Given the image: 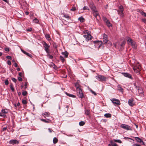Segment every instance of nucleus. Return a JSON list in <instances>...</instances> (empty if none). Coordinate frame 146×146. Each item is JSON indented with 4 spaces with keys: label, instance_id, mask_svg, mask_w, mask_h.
Here are the masks:
<instances>
[{
    "label": "nucleus",
    "instance_id": "f257e3e1",
    "mask_svg": "<svg viewBox=\"0 0 146 146\" xmlns=\"http://www.w3.org/2000/svg\"><path fill=\"white\" fill-rule=\"evenodd\" d=\"M77 91V95L78 97L81 98H84V96L80 88H78Z\"/></svg>",
    "mask_w": 146,
    "mask_h": 146
},
{
    "label": "nucleus",
    "instance_id": "f03ea898",
    "mask_svg": "<svg viewBox=\"0 0 146 146\" xmlns=\"http://www.w3.org/2000/svg\"><path fill=\"white\" fill-rule=\"evenodd\" d=\"M120 127L127 130H132V129L131 127L128 125L125 124H122L120 125Z\"/></svg>",
    "mask_w": 146,
    "mask_h": 146
},
{
    "label": "nucleus",
    "instance_id": "7ed1b4c3",
    "mask_svg": "<svg viewBox=\"0 0 146 146\" xmlns=\"http://www.w3.org/2000/svg\"><path fill=\"white\" fill-rule=\"evenodd\" d=\"M133 69L136 73H138L140 71L141 69V66L139 64H138L133 67Z\"/></svg>",
    "mask_w": 146,
    "mask_h": 146
},
{
    "label": "nucleus",
    "instance_id": "20e7f679",
    "mask_svg": "<svg viewBox=\"0 0 146 146\" xmlns=\"http://www.w3.org/2000/svg\"><path fill=\"white\" fill-rule=\"evenodd\" d=\"M127 42L129 43H130V44L133 47H135L136 46L135 42L131 39L129 38L127 40Z\"/></svg>",
    "mask_w": 146,
    "mask_h": 146
},
{
    "label": "nucleus",
    "instance_id": "39448f33",
    "mask_svg": "<svg viewBox=\"0 0 146 146\" xmlns=\"http://www.w3.org/2000/svg\"><path fill=\"white\" fill-rule=\"evenodd\" d=\"M83 36L85 38L86 41L90 40L92 37V36L89 34H87L86 35H83Z\"/></svg>",
    "mask_w": 146,
    "mask_h": 146
},
{
    "label": "nucleus",
    "instance_id": "423d86ee",
    "mask_svg": "<svg viewBox=\"0 0 146 146\" xmlns=\"http://www.w3.org/2000/svg\"><path fill=\"white\" fill-rule=\"evenodd\" d=\"M103 41L104 43L106 44L107 42H110V41L108 40V36L107 35L105 34H104L103 35Z\"/></svg>",
    "mask_w": 146,
    "mask_h": 146
},
{
    "label": "nucleus",
    "instance_id": "0eeeda50",
    "mask_svg": "<svg viewBox=\"0 0 146 146\" xmlns=\"http://www.w3.org/2000/svg\"><path fill=\"white\" fill-rule=\"evenodd\" d=\"M97 79L99 81H105L106 80V78L102 75H99L97 76Z\"/></svg>",
    "mask_w": 146,
    "mask_h": 146
},
{
    "label": "nucleus",
    "instance_id": "6e6552de",
    "mask_svg": "<svg viewBox=\"0 0 146 146\" xmlns=\"http://www.w3.org/2000/svg\"><path fill=\"white\" fill-rule=\"evenodd\" d=\"M42 44L45 48V50L46 52H47V50L49 49L50 46L48 45L45 42H42Z\"/></svg>",
    "mask_w": 146,
    "mask_h": 146
},
{
    "label": "nucleus",
    "instance_id": "1a4fd4ad",
    "mask_svg": "<svg viewBox=\"0 0 146 146\" xmlns=\"http://www.w3.org/2000/svg\"><path fill=\"white\" fill-rule=\"evenodd\" d=\"M111 101L114 104L118 105L120 104V102L118 100L113 98L111 99Z\"/></svg>",
    "mask_w": 146,
    "mask_h": 146
},
{
    "label": "nucleus",
    "instance_id": "9d476101",
    "mask_svg": "<svg viewBox=\"0 0 146 146\" xmlns=\"http://www.w3.org/2000/svg\"><path fill=\"white\" fill-rule=\"evenodd\" d=\"M128 104L131 106H133L135 104L133 99L132 98L129 99L128 101Z\"/></svg>",
    "mask_w": 146,
    "mask_h": 146
},
{
    "label": "nucleus",
    "instance_id": "9b49d317",
    "mask_svg": "<svg viewBox=\"0 0 146 146\" xmlns=\"http://www.w3.org/2000/svg\"><path fill=\"white\" fill-rule=\"evenodd\" d=\"M122 74L125 77L129 78L131 79H133L131 75L128 73L124 72L122 73Z\"/></svg>",
    "mask_w": 146,
    "mask_h": 146
},
{
    "label": "nucleus",
    "instance_id": "f8f14e48",
    "mask_svg": "<svg viewBox=\"0 0 146 146\" xmlns=\"http://www.w3.org/2000/svg\"><path fill=\"white\" fill-rule=\"evenodd\" d=\"M123 10L117 11L118 14L122 18L124 16V14L123 12Z\"/></svg>",
    "mask_w": 146,
    "mask_h": 146
},
{
    "label": "nucleus",
    "instance_id": "ddd939ff",
    "mask_svg": "<svg viewBox=\"0 0 146 146\" xmlns=\"http://www.w3.org/2000/svg\"><path fill=\"white\" fill-rule=\"evenodd\" d=\"M135 139L137 142L140 143H142V144H144L143 141L139 137H135Z\"/></svg>",
    "mask_w": 146,
    "mask_h": 146
},
{
    "label": "nucleus",
    "instance_id": "4468645a",
    "mask_svg": "<svg viewBox=\"0 0 146 146\" xmlns=\"http://www.w3.org/2000/svg\"><path fill=\"white\" fill-rule=\"evenodd\" d=\"M19 143V142L17 140H11L10 141V143L11 144H18Z\"/></svg>",
    "mask_w": 146,
    "mask_h": 146
},
{
    "label": "nucleus",
    "instance_id": "2eb2a0df",
    "mask_svg": "<svg viewBox=\"0 0 146 146\" xmlns=\"http://www.w3.org/2000/svg\"><path fill=\"white\" fill-rule=\"evenodd\" d=\"M21 50L22 51V52L24 54H26V55L28 56H29V57H30L31 58L32 57V55H31V54H29V53H27V52H26V51H25L24 50H23L22 49H21Z\"/></svg>",
    "mask_w": 146,
    "mask_h": 146
},
{
    "label": "nucleus",
    "instance_id": "dca6fc26",
    "mask_svg": "<svg viewBox=\"0 0 146 146\" xmlns=\"http://www.w3.org/2000/svg\"><path fill=\"white\" fill-rule=\"evenodd\" d=\"M138 93L139 95H143V91L141 88H139L138 89Z\"/></svg>",
    "mask_w": 146,
    "mask_h": 146
},
{
    "label": "nucleus",
    "instance_id": "f3484780",
    "mask_svg": "<svg viewBox=\"0 0 146 146\" xmlns=\"http://www.w3.org/2000/svg\"><path fill=\"white\" fill-rule=\"evenodd\" d=\"M50 113L49 112H45V113H43L42 114V115H44V117L46 118V117H49L50 115Z\"/></svg>",
    "mask_w": 146,
    "mask_h": 146
},
{
    "label": "nucleus",
    "instance_id": "a211bd4d",
    "mask_svg": "<svg viewBox=\"0 0 146 146\" xmlns=\"http://www.w3.org/2000/svg\"><path fill=\"white\" fill-rule=\"evenodd\" d=\"M93 14L94 15V16L95 18H96L99 15V13H98L97 11L96 10L93 11Z\"/></svg>",
    "mask_w": 146,
    "mask_h": 146
},
{
    "label": "nucleus",
    "instance_id": "6ab92c4d",
    "mask_svg": "<svg viewBox=\"0 0 146 146\" xmlns=\"http://www.w3.org/2000/svg\"><path fill=\"white\" fill-rule=\"evenodd\" d=\"M62 54L63 55H64V57L66 58H67L68 55V53L67 51L62 52Z\"/></svg>",
    "mask_w": 146,
    "mask_h": 146
},
{
    "label": "nucleus",
    "instance_id": "aec40b11",
    "mask_svg": "<svg viewBox=\"0 0 146 146\" xmlns=\"http://www.w3.org/2000/svg\"><path fill=\"white\" fill-rule=\"evenodd\" d=\"M94 43H95L96 42H98V44L99 45V46H98V48H99L100 47V46L103 43V42H102L101 41H94Z\"/></svg>",
    "mask_w": 146,
    "mask_h": 146
},
{
    "label": "nucleus",
    "instance_id": "412c9836",
    "mask_svg": "<svg viewBox=\"0 0 146 146\" xmlns=\"http://www.w3.org/2000/svg\"><path fill=\"white\" fill-rule=\"evenodd\" d=\"M66 94L68 96L72 97V98H75L76 96L74 95L73 94H69L66 92H65Z\"/></svg>",
    "mask_w": 146,
    "mask_h": 146
},
{
    "label": "nucleus",
    "instance_id": "4be33fe9",
    "mask_svg": "<svg viewBox=\"0 0 146 146\" xmlns=\"http://www.w3.org/2000/svg\"><path fill=\"white\" fill-rule=\"evenodd\" d=\"M117 88H118V90L119 91L121 92H123V88H122L120 85H118Z\"/></svg>",
    "mask_w": 146,
    "mask_h": 146
},
{
    "label": "nucleus",
    "instance_id": "5701e85b",
    "mask_svg": "<svg viewBox=\"0 0 146 146\" xmlns=\"http://www.w3.org/2000/svg\"><path fill=\"white\" fill-rule=\"evenodd\" d=\"M90 7H91V9L93 10V11H95L96 10V7L94 5H92L91 4L90 5Z\"/></svg>",
    "mask_w": 146,
    "mask_h": 146
},
{
    "label": "nucleus",
    "instance_id": "b1692460",
    "mask_svg": "<svg viewBox=\"0 0 146 146\" xmlns=\"http://www.w3.org/2000/svg\"><path fill=\"white\" fill-rule=\"evenodd\" d=\"M104 116L106 118H111V114L109 113L105 114L104 115Z\"/></svg>",
    "mask_w": 146,
    "mask_h": 146
},
{
    "label": "nucleus",
    "instance_id": "393cba45",
    "mask_svg": "<svg viewBox=\"0 0 146 146\" xmlns=\"http://www.w3.org/2000/svg\"><path fill=\"white\" fill-rule=\"evenodd\" d=\"M111 144H109V146H117V144L113 141H111Z\"/></svg>",
    "mask_w": 146,
    "mask_h": 146
},
{
    "label": "nucleus",
    "instance_id": "a878e982",
    "mask_svg": "<svg viewBox=\"0 0 146 146\" xmlns=\"http://www.w3.org/2000/svg\"><path fill=\"white\" fill-rule=\"evenodd\" d=\"M45 37L46 38V39L48 40V41H49L50 40H51V38L50 37V36L48 34H46L45 35Z\"/></svg>",
    "mask_w": 146,
    "mask_h": 146
},
{
    "label": "nucleus",
    "instance_id": "bb28decb",
    "mask_svg": "<svg viewBox=\"0 0 146 146\" xmlns=\"http://www.w3.org/2000/svg\"><path fill=\"white\" fill-rule=\"evenodd\" d=\"M78 19L81 22H83L85 21V19L82 17H80Z\"/></svg>",
    "mask_w": 146,
    "mask_h": 146
},
{
    "label": "nucleus",
    "instance_id": "cd10ccee",
    "mask_svg": "<svg viewBox=\"0 0 146 146\" xmlns=\"http://www.w3.org/2000/svg\"><path fill=\"white\" fill-rule=\"evenodd\" d=\"M106 23L107 25V26L108 27H111L112 25L110 23V22L109 21V20H108L106 22Z\"/></svg>",
    "mask_w": 146,
    "mask_h": 146
},
{
    "label": "nucleus",
    "instance_id": "c85d7f7f",
    "mask_svg": "<svg viewBox=\"0 0 146 146\" xmlns=\"http://www.w3.org/2000/svg\"><path fill=\"white\" fill-rule=\"evenodd\" d=\"M58 141V140L56 137L54 138L53 140V143L54 144H56L57 143Z\"/></svg>",
    "mask_w": 146,
    "mask_h": 146
},
{
    "label": "nucleus",
    "instance_id": "c756f323",
    "mask_svg": "<svg viewBox=\"0 0 146 146\" xmlns=\"http://www.w3.org/2000/svg\"><path fill=\"white\" fill-rule=\"evenodd\" d=\"M85 123L84 121H81L79 123V125L80 126H82L84 125Z\"/></svg>",
    "mask_w": 146,
    "mask_h": 146
},
{
    "label": "nucleus",
    "instance_id": "7c9ffc66",
    "mask_svg": "<svg viewBox=\"0 0 146 146\" xmlns=\"http://www.w3.org/2000/svg\"><path fill=\"white\" fill-rule=\"evenodd\" d=\"M8 110L7 109H5L4 110H2L1 112L4 113H8Z\"/></svg>",
    "mask_w": 146,
    "mask_h": 146
},
{
    "label": "nucleus",
    "instance_id": "2f4dec72",
    "mask_svg": "<svg viewBox=\"0 0 146 146\" xmlns=\"http://www.w3.org/2000/svg\"><path fill=\"white\" fill-rule=\"evenodd\" d=\"M10 88L12 92H14L15 91V89L13 87V85L12 84H10Z\"/></svg>",
    "mask_w": 146,
    "mask_h": 146
},
{
    "label": "nucleus",
    "instance_id": "473e14b6",
    "mask_svg": "<svg viewBox=\"0 0 146 146\" xmlns=\"http://www.w3.org/2000/svg\"><path fill=\"white\" fill-rule=\"evenodd\" d=\"M75 86L76 88V90H78V88H80L79 87V85L76 82L75 84Z\"/></svg>",
    "mask_w": 146,
    "mask_h": 146
},
{
    "label": "nucleus",
    "instance_id": "72a5a7b5",
    "mask_svg": "<svg viewBox=\"0 0 146 146\" xmlns=\"http://www.w3.org/2000/svg\"><path fill=\"white\" fill-rule=\"evenodd\" d=\"M123 10L124 11L123 7L122 5H120L119 7V9L117 11Z\"/></svg>",
    "mask_w": 146,
    "mask_h": 146
},
{
    "label": "nucleus",
    "instance_id": "f704fd0d",
    "mask_svg": "<svg viewBox=\"0 0 146 146\" xmlns=\"http://www.w3.org/2000/svg\"><path fill=\"white\" fill-rule=\"evenodd\" d=\"M60 59L61 60L62 62V63L64 62V57L62 56H60Z\"/></svg>",
    "mask_w": 146,
    "mask_h": 146
},
{
    "label": "nucleus",
    "instance_id": "c9c22d12",
    "mask_svg": "<svg viewBox=\"0 0 146 146\" xmlns=\"http://www.w3.org/2000/svg\"><path fill=\"white\" fill-rule=\"evenodd\" d=\"M0 116H3L4 117H6V115L5 113L3 112L0 113Z\"/></svg>",
    "mask_w": 146,
    "mask_h": 146
},
{
    "label": "nucleus",
    "instance_id": "e433bc0d",
    "mask_svg": "<svg viewBox=\"0 0 146 146\" xmlns=\"http://www.w3.org/2000/svg\"><path fill=\"white\" fill-rule=\"evenodd\" d=\"M90 111L88 110H86L85 111V114L87 115H88L90 114Z\"/></svg>",
    "mask_w": 146,
    "mask_h": 146
},
{
    "label": "nucleus",
    "instance_id": "4c0bfd02",
    "mask_svg": "<svg viewBox=\"0 0 146 146\" xmlns=\"http://www.w3.org/2000/svg\"><path fill=\"white\" fill-rule=\"evenodd\" d=\"M102 19L104 21L105 23L108 20L107 19V18L106 17H102Z\"/></svg>",
    "mask_w": 146,
    "mask_h": 146
},
{
    "label": "nucleus",
    "instance_id": "58836bf2",
    "mask_svg": "<svg viewBox=\"0 0 146 146\" xmlns=\"http://www.w3.org/2000/svg\"><path fill=\"white\" fill-rule=\"evenodd\" d=\"M114 141L115 142H118V143H122V142L120 140H119V139H117V140H116V139H115V140H114Z\"/></svg>",
    "mask_w": 146,
    "mask_h": 146
},
{
    "label": "nucleus",
    "instance_id": "ea45409f",
    "mask_svg": "<svg viewBox=\"0 0 146 146\" xmlns=\"http://www.w3.org/2000/svg\"><path fill=\"white\" fill-rule=\"evenodd\" d=\"M47 56L50 59H51L53 58V56L49 54H48Z\"/></svg>",
    "mask_w": 146,
    "mask_h": 146
},
{
    "label": "nucleus",
    "instance_id": "a19ab883",
    "mask_svg": "<svg viewBox=\"0 0 146 146\" xmlns=\"http://www.w3.org/2000/svg\"><path fill=\"white\" fill-rule=\"evenodd\" d=\"M27 91H24L22 92V94L23 96L26 95L27 94Z\"/></svg>",
    "mask_w": 146,
    "mask_h": 146
},
{
    "label": "nucleus",
    "instance_id": "79ce46f5",
    "mask_svg": "<svg viewBox=\"0 0 146 146\" xmlns=\"http://www.w3.org/2000/svg\"><path fill=\"white\" fill-rule=\"evenodd\" d=\"M33 21L36 23H37L38 22V20L36 18L33 19Z\"/></svg>",
    "mask_w": 146,
    "mask_h": 146
},
{
    "label": "nucleus",
    "instance_id": "37998d69",
    "mask_svg": "<svg viewBox=\"0 0 146 146\" xmlns=\"http://www.w3.org/2000/svg\"><path fill=\"white\" fill-rule=\"evenodd\" d=\"M125 41H123L122 42L120 45L121 47H122L125 45Z\"/></svg>",
    "mask_w": 146,
    "mask_h": 146
},
{
    "label": "nucleus",
    "instance_id": "c03bdc74",
    "mask_svg": "<svg viewBox=\"0 0 146 146\" xmlns=\"http://www.w3.org/2000/svg\"><path fill=\"white\" fill-rule=\"evenodd\" d=\"M140 13L142 15H144L145 17H146V13H145L142 11Z\"/></svg>",
    "mask_w": 146,
    "mask_h": 146
},
{
    "label": "nucleus",
    "instance_id": "a18cd8bd",
    "mask_svg": "<svg viewBox=\"0 0 146 146\" xmlns=\"http://www.w3.org/2000/svg\"><path fill=\"white\" fill-rule=\"evenodd\" d=\"M64 17L68 19H69L70 18V17L68 15H64Z\"/></svg>",
    "mask_w": 146,
    "mask_h": 146
},
{
    "label": "nucleus",
    "instance_id": "49530a36",
    "mask_svg": "<svg viewBox=\"0 0 146 146\" xmlns=\"http://www.w3.org/2000/svg\"><path fill=\"white\" fill-rule=\"evenodd\" d=\"M22 103L24 104H26L27 103V102L25 100H23L22 101Z\"/></svg>",
    "mask_w": 146,
    "mask_h": 146
},
{
    "label": "nucleus",
    "instance_id": "de8ad7c7",
    "mask_svg": "<svg viewBox=\"0 0 146 146\" xmlns=\"http://www.w3.org/2000/svg\"><path fill=\"white\" fill-rule=\"evenodd\" d=\"M5 83L6 85H7L9 84V82L7 80H6L5 81Z\"/></svg>",
    "mask_w": 146,
    "mask_h": 146
},
{
    "label": "nucleus",
    "instance_id": "09e8293b",
    "mask_svg": "<svg viewBox=\"0 0 146 146\" xmlns=\"http://www.w3.org/2000/svg\"><path fill=\"white\" fill-rule=\"evenodd\" d=\"M12 80L13 82H14L15 83H16L17 81V79L14 78H12Z\"/></svg>",
    "mask_w": 146,
    "mask_h": 146
},
{
    "label": "nucleus",
    "instance_id": "8fccbe9b",
    "mask_svg": "<svg viewBox=\"0 0 146 146\" xmlns=\"http://www.w3.org/2000/svg\"><path fill=\"white\" fill-rule=\"evenodd\" d=\"M84 10H89L88 7L87 6H85L83 8Z\"/></svg>",
    "mask_w": 146,
    "mask_h": 146
},
{
    "label": "nucleus",
    "instance_id": "3c124183",
    "mask_svg": "<svg viewBox=\"0 0 146 146\" xmlns=\"http://www.w3.org/2000/svg\"><path fill=\"white\" fill-rule=\"evenodd\" d=\"M32 29L31 28H29V29H26V31H29V32L31 31H32Z\"/></svg>",
    "mask_w": 146,
    "mask_h": 146
},
{
    "label": "nucleus",
    "instance_id": "603ef678",
    "mask_svg": "<svg viewBox=\"0 0 146 146\" xmlns=\"http://www.w3.org/2000/svg\"><path fill=\"white\" fill-rule=\"evenodd\" d=\"M91 92H92V93L94 94L95 96H96V93L94 91H93L92 90H91Z\"/></svg>",
    "mask_w": 146,
    "mask_h": 146
},
{
    "label": "nucleus",
    "instance_id": "864d4df0",
    "mask_svg": "<svg viewBox=\"0 0 146 146\" xmlns=\"http://www.w3.org/2000/svg\"><path fill=\"white\" fill-rule=\"evenodd\" d=\"M41 120L43 122H45V123H48V121H47L45 119H41Z\"/></svg>",
    "mask_w": 146,
    "mask_h": 146
},
{
    "label": "nucleus",
    "instance_id": "5fc2aeb1",
    "mask_svg": "<svg viewBox=\"0 0 146 146\" xmlns=\"http://www.w3.org/2000/svg\"><path fill=\"white\" fill-rule=\"evenodd\" d=\"M76 10V8L75 7H72V8L70 9L71 11H74Z\"/></svg>",
    "mask_w": 146,
    "mask_h": 146
},
{
    "label": "nucleus",
    "instance_id": "6e6d98bb",
    "mask_svg": "<svg viewBox=\"0 0 146 146\" xmlns=\"http://www.w3.org/2000/svg\"><path fill=\"white\" fill-rule=\"evenodd\" d=\"M18 80L19 81H22L23 80L20 77H18Z\"/></svg>",
    "mask_w": 146,
    "mask_h": 146
},
{
    "label": "nucleus",
    "instance_id": "4d7b16f0",
    "mask_svg": "<svg viewBox=\"0 0 146 146\" xmlns=\"http://www.w3.org/2000/svg\"><path fill=\"white\" fill-rule=\"evenodd\" d=\"M6 58L9 59H11V57L10 56H6Z\"/></svg>",
    "mask_w": 146,
    "mask_h": 146
},
{
    "label": "nucleus",
    "instance_id": "13d9d810",
    "mask_svg": "<svg viewBox=\"0 0 146 146\" xmlns=\"http://www.w3.org/2000/svg\"><path fill=\"white\" fill-rule=\"evenodd\" d=\"M7 127H4L3 128V131H4L6 130L7 129Z\"/></svg>",
    "mask_w": 146,
    "mask_h": 146
},
{
    "label": "nucleus",
    "instance_id": "bf43d9fd",
    "mask_svg": "<svg viewBox=\"0 0 146 146\" xmlns=\"http://www.w3.org/2000/svg\"><path fill=\"white\" fill-rule=\"evenodd\" d=\"M5 50L6 51L8 52L9 51V48H5Z\"/></svg>",
    "mask_w": 146,
    "mask_h": 146
},
{
    "label": "nucleus",
    "instance_id": "052dcab7",
    "mask_svg": "<svg viewBox=\"0 0 146 146\" xmlns=\"http://www.w3.org/2000/svg\"><path fill=\"white\" fill-rule=\"evenodd\" d=\"M124 139H130V140H132V141H134V140H133V139H131V138H130L127 137H124Z\"/></svg>",
    "mask_w": 146,
    "mask_h": 146
},
{
    "label": "nucleus",
    "instance_id": "680f3d73",
    "mask_svg": "<svg viewBox=\"0 0 146 146\" xmlns=\"http://www.w3.org/2000/svg\"><path fill=\"white\" fill-rule=\"evenodd\" d=\"M142 20L143 22H144L145 23H146V19H142Z\"/></svg>",
    "mask_w": 146,
    "mask_h": 146
},
{
    "label": "nucleus",
    "instance_id": "e2e57ef3",
    "mask_svg": "<svg viewBox=\"0 0 146 146\" xmlns=\"http://www.w3.org/2000/svg\"><path fill=\"white\" fill-rule=\"evenodd\" d=\"M7 64L9 65H11V62L9 60H8L7 61Z\"/></svg>",
    "mask_w": 146,
    "mask_h": 146
},
{
    "label": "nucleus",
    "instance_id": "0e129e2a",
    "mask_svg": "<svg viewBox=\"0 0 146 146\" xmlns=\"http://www.w3.org/2000/svg\"><path fill=\"white\" fill-rule=\"evenodd\" d=\"M14 66H15V67H18V65H17V64L15 62L14 63Z\"/></svg>",
    "mask_w": 146,
    "mask_h": 146
},
{
    "label": "nucleus",
    "instance_id": "69168bd1",
    "mask_svg": "<svg viewBox=\"0 0 146 146\" xmlns=\"http://www.w3.org/2000/svg\"><path fill=\"white\" fill-rule=\"evenodd\" d=\"M19 75L20 76L22 77V73L21 72H20L19 73Z\"/></svg>",
    "mask_w": 146,
    "mask_h": 146
},
{
    "label": "nucleus",
    "instance_id": "338daca9",
    "mask_svg": "<svg viewBox=\"0 0 146 146\" xmlns=\"http://www.w3.org/2000/svg\"><path fill=\"white\" fill-rule=\"evenodd\" d=\"M48 130H49V131L50 133H51L52 132V131H53V130L51 129L50 128L48 129Z\"/></svg>",
    "mask_w": 146,
    "mask_h": 146
},
{
    "label": "nucleus",
    "instance_id": "774afa93",
    "mask_svg": "<svg viewBox=\"0 0 146 146\" xmlns=\"http://www.w3.org/2000/svg\"><path fill=\"white\" fill-rule=\"evenodd\" d=\"M133 146H141L139 145L138 144H133Z\"/></svg>",
    "mask_w": 146,
    "mask_h": 146
}]
</instances>
